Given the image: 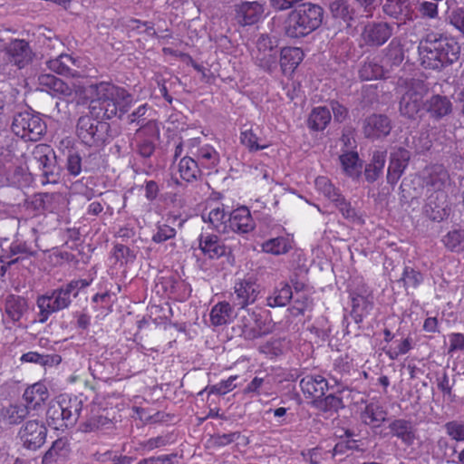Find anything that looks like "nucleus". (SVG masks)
Wrapping results in <instances>:
<instances>
[{
  "label": "nucleus",
  "mask_w": 464,
  "mask_h": 464,
  "mask_svg": "<svg viewBox=\"0 0 464 464\" xmlns=\"http://www.w3.org/2000/svg\"><path fill=\"white\" fill-rule=\"evenodd\" d=\"M40 90L53 96L88 104L93 117L82 116L77 124V135L86 145L92 146L103 140L107 129L105 122L98 119H111L125 113L133 102L132 96L122 87L110 82L91 84L88 87H72L69 83L53 74H41L38 77Z\"/></svg>",
  "instance_id": "f257e3e1"
},
{
  "label": "nucleus",
  "mask_w": 464,
  "mask_h": 464,
  "mask_svg": "<svg viewBox=\"0 0 464 464\" xmlns=\"http://www.w3.org/2000/svg\"><path fill=\"white\" fill-rule=\"evenodd\" d=\"M459 53L460 47L454 38L434 33L427 34L419 44L421 65L428 69L438 70L453 63Z\"/></svg>",
  "instance_id": "f03ea898"
},
{
  "label": "nucleus",
  "mask_w": 464,
  "mask_h": 464,
  "mask_svg": "<svg viewBox=\"0 0 464 464\" xmlns=\"http://www.w3.org/2000/svg\"><path fill=\"white\" fill-rule=\"evenodd\" d=\"M424 175L427 186L436 193L429 197L425 211L430 219L440 222L450 214L445 189L451 185V180L442 165L427 168Z\"/></svg>",
  "instance_id": "7ed1b4c3"
},
{
  "label": "nucleus",
  "mask_w": 464,
  "mask_h": 464,
  "mask_svg": "<svg viewBox=\"0 0 464 464\" xmlns=\"http://www.w3.org/2000/svg\"><path fill=\"white\" fill-rule=\"evenodd\" d=\"M324 11L314 4L304 3L293 9L285 23V34L290 38L305 37L323 22Z\"/></svg>",
  "instance_id": "20e7f679"
},
{
  "label": "nucleus",
  "mask_w": 464,
  "mask_h": 464,
  "mask_svg": "<svg viewBox=\"0 0 464 464\" xmlns=\"http://www.w3.org/2000/svg\"><path fill=\"white\" fill-rule=\"evenodd\" d=\"M82 410V401L77 397L61 395L52 401L46 412L49 426L55 430H63L72 425Z\"/></svg>",
  "instance_id": "39448f33"
},
{
  "label": "nucleus",
  "mask_w": 464,
  "mask_h": 464,
  "mask_svg": "<svg viewBox=\"0 0 464 464\" xmlns=\"http://www.w3.org/2000/svg\"><path fill=\"white\" fill-rule=\"evenodd\" d=\"M12 131L26 141H38L46 133L47 125L39 113L19 112L14 116Z\"/></svg>",
  "instance_id": "423d86ee"
},
{
  "label": "nucleus",
  "mask_w": 464,
  "mask_h": 464,
  "mask_svg": "<svg viewBox=\"0 0 464 464\" xmlns=\"http://www.w3.org/2000/svg\"><path fill=\"white\" fill-rule=\"evenodd\" d=\"M252 55L259 67L272 72L277 65V41L267 35H261L256 41V49L253 51Z\"/></svg>",
  "instance_id": "0eeeda50"
},
{
  "label": "nucleus",
  "mask_w": 464,
  "mask_h": 464,
  "mask_svg": "<svg viewBox=\"0 0 464 464\" xmlns=\"http://www.w3.org/2000/svg\"><path fill=\"white\" fill-rule=\"evenodd\" d=\"M70 303L71 297L63 287L38 297L39 322L44 323L53 313L68 307Z\"/></svg>",
  "instance_id": "6e6552de"
},
{
  "label": "nucleus",
  "mask_w": 464,
  "mask_h": 464,
  "mask_svg": "<svg viewBox=\"0 0 464 464\" xmlns=\"http://www.w3.org/2000/svg\"><path fill=\"white\" fill-rule=\"evenodd\" d=\"M259 293L260 287L256 279L246 276L236 281L232 301L235 305L245 308L256 301Z\"/></svg>",
  "instance_id": "1a4fd4ad"
},
{
  "label": "nucleus",
  "mask_w": 464,
  "mask_h": 464,
  "mask_svg": "<svg viewBox=\"0 0 464 464\" xmlns=\"http://www.w3.org/2000/svg\"><path fill=\"white\" fill-rule=\"evenodd\" d=\"M201 218L210 228L219 234H227L229 213L225 206L218 202H209L201 212Z\"/></svg>",
  "instance_id": "9d476101"
},
{
  "label": "nucleus",
  "mask_w": 464,
  "mask_h": 464,
  "mask_svg": "<svg viewBox=\"0 0 464 464\" xmlns=\"http://www.w3.org/2000/svg\"><path fill=\"white\" fill-rule=\"evenodd\" d=\"M46 431V427L42 422L28 420L21 427L19 438L24 447L35 450L44 444Z\"/></svg>",
  "instance_id": "9b49d317"
},
{
  "label": "nucleus",
  "mask_w": 464,
  "mask_h": 464,
  "mask_svg": "<svg viewBox=\"0 0 464 464\" xmlns=\"http://www.w3.org/2000/svg\"><path fill=\"white\" fill-rule=\"evenodd\" d=\"M423 92L424 87L420 82H411L401 99V114L407 118H413L420 111Z\"/></svg>",
  "instance_id": "f8f14e48"
},
{
  "label": "nucleus",
  "mask_w": 464,
  "mask_h": 464,
  "mask_svg": "<svg viewBox=\"0 0 464 464\" xmlns=\"http://www.w3.org/2000/svg\"><path fill=\"white\" fill-rule=\"evenodd\" d=\"M352 299V316L356 323H361L372 310V296L368 289L362 285L350 294Z\"/></svg>",
  "instance_id": "ddd939ff"
},
{
  "label": "nucleus",
  "mask_w": 464,
  "mask_h": 464,
  "mask_svg": "<svg viewBox=\"0 0 464 464\" xmlns=\"http://www.w3.org/2000/svg\"><path fill=\"white\" fill-rule=\"evenodd\" d=\"M227 227V234H246L255 228L256 224L250 210L246 207H240L229 213Z\"/></svg>",
  "instance_id": "4468645a"
},
{
  "label": "nucleus",
  "mask_w": 464,
  "mask_h": 464,
  "mask_svg": "<svg viewBox=\"0 0 464 464\" xmlns=\"http://www.w3.org/2000/svg\"><path fill=\"white\" fill-rule=\"evenodd\" d=\"M314 184L317 191L333 202L344 216L351 215L353 210L326 177H318Z\"/></svg>",
  "instance_id": "2eb2a0df"
},
{
  "label": "nucleus",
  "mask_w": 464,
  "mask_h": 464,
  "mask_svg": "<svg viewBox=\"0 0 464 464\" xmlns=\"http://www.w3.org/2000/svg\"><path fill=\"white\" fill-rule=\"evenodd\" d=\"M76 63L77 60L72 58V56L68 54H61L57 58L48 61L47 65L51 71L58 74L70 75L72 78H76L77 82H73L72 80H71L70 82H65L66 83H69L72 87H73V84H75L76 86L80 85L82 87H85L82 82L83 78H82L80 74L75 73L74 71L70 68L71 64L78 66Z\"/></svg>",
  "instance_id": "dca6fc26"
},
{
  "label": "nucleus",
  "mask_w": 464,
  "mask_h": 464,
  "mask_svg": "<svg viewBox=\"0 0 464 464\" xmlns=\"http://www.w3.org/2000/svg\"><path fill=\"white\" fill-rule=\"evenodd\" d=\"M198 248L209 259H218L226 254V246L217 235L201 233L198 238Z\"/></svg>",
  "instance_id": "f3484780"
},
{
  "label": "nucleus",
  "mask_w": 464,
  "mask_h": 464,
  "mask_svg": "<svg viewBox=\"0 0 464 464\" xmlns=\"http://www.w3.org/2000/svg\"><path fill=\"white\" fill-rule=\"evenodd\" d=\"M392 34V27L387 23H372L364 27L363 40L372 45H382Z\"/></svg>",
  "instance_id": "a211bd4d"
},
{
  "label": "nucleus",
  "mask_w": 464,
  "mask_h": 464,
  "mask_svg": "<svg viewBox=\"0 0 464 464\" xmlns=\"http://www.w3.org/2000/svg\"><path fill=\"white\" fill-rule=\"evenodd\" d=\"M392 130L391 121L388 117L381 114H374L368 117L363 125V131L366 137L371 139H381L387 136Z\"/></svg>",
  "instance_id": "6ab92c4d"
},
{
  "label": "nucleus",
  "mask_w": 464,
  "mask_h": 464,
  "mask_svg": "<svg viewBox=\"0 0 464 464\" xmlns=\"http://www.w3.org/2000/svg\"><path fill=\"white\" fill-rule=\"evenodd\" d=\"M410 160V152L405 149H397L391 153L388 167V182L395 184L405 170Z\"/></svg>",
  "instance_id": "aec40b11"
},
{
  "label": "nucleus",
  "mask_w": 464,
  "mask_h": 464,
  "mask_svg": "<svg viewBox=\"0 0 464 464\" xmlns=\"http://www.w3.org/2000/svg\"><path fill=\"white\" fill-rule=\"evenodd\" d=\"M199 143V139H191L188 141V153L197 156L200 164L208 169L215 168L219 161L218 151L210 145H204L194 151V148Z\"/></svg>",
  "instance_id": "412c9836"
},
{
  "label": "nucleus",
  "mask_w": 464,
  "mask_h": 464,
  "mask_svg": "<svg viewBox=\"0 0 464 464\" xmlns=\"http://www.w3.org/2000/svg\"><path fill=\"white\" fill-rule=\"evenodd\" d=\"M304 58L303 50L299 47L287 46L280 51V66L285 75L291 76Z\"/></svg>",
  "instance_id": "4be33fe9"
},
{
  "label": "nucleus",
  "mask_w": 464,
  "mask_h": 464,
  "mask_svg": "<svg viewBox=\"0 0 464 464\" xmlns=\"http://www.w3.org/2000/svg\"><path fill=\"white\" fill-rule=\"evenodd\" d=\"M264 5L256 1L246 2L237 9V20L242 25H250L257 23L264 14Z\"/></svg>",
  "instance_id": "5701e85b"
},
{
  "label": "nucleus",
  "mask_w": 464,
  "mask_h": 464,
  "mask_svg": "<svg viewBox=\"0 0 464 464\" xmlns=\"http://www.w3.org/2000/svg\"><path fill=\"white\" fill-rule=\"evenodd\" d=\"M260 128L257 125H251L245 128L240 133V141L251 151L261 150L270 146V142L262 136H259Z\"/></svg>",
  "instance_id": "b1692460"
},
{
  "label": "nucleus",
  "mask_w": 464,
  "mask_h": 464,
  "mask_svg": "<svg viewBox=\"0 0 464 464\" xmlns=\"http://www.w3.org/2000/svg\"><path fill=\"white\" fill-rule=\"evenodd\" d=\"M300 387L305 395L319 399L324 395L328 383L321 375H307L300 381Z\"/></svg>",
  "instance_id": "393cba45"
},
{
  "label": "nucleus",
  "mask_w": 464,
  "mask_h": 464,
  "mask_svg": "<svg viewBox=\"0 0 464 464\" xmlns=\"http://www.w3.org/2000/svg\"><path fill=\"white\" fill-rule=\"evenodd\" d=\"M7 53L12 61L22 68L32 59V51L24 40H14L7 47Z\"/></svg>",
  "instance_id": "a878e982"
},
{
  "label": "nucleus",
  "mask_w": 464,
  "mask_h": 464,
  "mask_svg": "<svg viewBox=\"0 0 464 464\" xmlns=\"http://www.w3.org/2000/svg\"><path fill=\"white\" fill-rule=\"evenodd\" d=\"M382 63L383 59L379 55L366 61L359 70L360 78L363 81H372L384 77L388 71Z\"/></svg>",
  "instance_id": "bb28decb"
},
{
  "label": "nucleus",
  "mask_w": 464,
  "mask_h": 464,
  "mask_svg": "<svg viewBox=\"0 0 464 464\" xmlns=\"http://www.w3.org/2000/svg\"><path fill=\"white\" fill-rule=\"evenodd\" d=\"M49 397L47 387L43 382H35L28 387L24 393V399L27 407L36 409L41 406Z\"/></svg>",
  "instance_id": "cd10ccee"
},
{
  "label": "nucleus",
  "mask_w": 464,
  "mask_h": 464,
  "mask_svg": "<svg viewBox=\"0 0 464 464\" xmlns=\"http://www.w3.org/2000/svg\"><path fill=\"white\" fill-rule=\"evenodd\" d=\"M383 11L390 16L405 20L412 19V9L406 0H386Z\"/></svg>",
  "instance_id": "c85d7f7f"
},
{
  "label": "nucleus",
  "mask_w": 464,
  "mask_h": 464,
  "mask_svg": "<svg viewBox=\"0 0 464 464\" xmlns=\"http://www.w3.org/2000/svg\"><path fill=\"white\" fill-rule=\"evenodd\" d=\"M427 111L435 118H441L451 112L452 103L446 97L441 95H433L426 102Z\"/></svg>",
  "instance_id": "c756f323"
},
{
  "label": "nucleus",
  "mask_w": 464,
  "mask_h": 464,
  "mask_svg": "<svg viewBox=\"0 0 464 464\" xmlns=\"http://www.w3.org/2000/svg\"><path fill=\"white\" fill-rule=\"evenodd\" d=\"M293 240L289 237L268 239L261 245L262 251L275 256L284 255L292 248Z\"/></svg>",
  "instance_id": "7c9ffc66"
},
{
  "label": "nucleus",
  "mask_w": 464,
  "mask_h": 464,
  "mask_svg": "<svg viewBox=\"0 0 464 464\" xmlns=\"http://www.w3.org/2000/svg\"><path fill=\"white\" fill-rule=\"evenodd\" d=\"M234 317V312L227 302H219L210 311V322L215 326L229 324Z\"/></svg>",
  "instance_id": "2f4dec72"
},
{
  "label": "nucleus",
  "mask_w": 464,
  "mask_h": 464,
  "mask_svg": "<svg viewBox=\"0 0 464 464\" xmlns=\"http://www.w3.org/2000/svg\"><path fill=\"white\" fill-rule=\"evenodd\" d=\"M331 121V113L329 109L324 106H318L312 110L307 124L313 130H324Z\"/></svg>",
  "instance_id": "473e14b6"
},
{
  "label": "nucleus",
  "mask_w": 464,
  "mask_h": 464,
  "mask_svg": "<svg viewBox=\"0 0 464 464\" xmlns=\"http://www.w3.org/2000/svg\"><path fill=\"white\" fill-rule=\"evenodd\" d=\"M386 411L377 401H371L367 404L365 410L362 413V421L368 425H379L386 420Z\"/></svg>",
  "instance_id": "72a5a7b5"
},
{
  "label": "nucleus",
  "mask_w": 464,
  "mask_h": 464,
  "mask_svg": "<svg viewBox=\"0 0 464 464\" xmlns=\"http://www.w3.org/2000/svg\"><path fill=\"white\" fill-rule=\"evenodd\" d=\"M343 171L351 178L357 179L361 175L362 164L356 152H345L340 156Z\"/></svg>",
  "instance_id": "f704fd0d"
},
{
  "label": "nucleus",
  "mask_w": 464,
  "mask_h": 464,
  "mask_svg": "<svg viewBox=\"0 0 464 464\" xmlns=\"http://www.w3.org/2000/svg\"><path fill=\"white\" fill-rule=\"evenodd\" d=\"M386 154L384 151H375L372 161L366 166L364 175L369 182L375 181L382 173Z\"/></svg>",
  "instance_id": "c9c22d12"
},
{
  "label": "nucleus",
  "mask_w": 464,
  "mask_h": 464,
  "mask_svg": "<svg viewBox=\"0 0 464 464\" xmlns=\"http://www.w3.org/2000/svg\"><path fill=\"white\" fill-rule=\"evenodd\" d=\"M29 413L28 407L21 404H10L4 408L1 412L2 419L9 424H17L22 421Z\"/></svg>",
  "instance_id": "e433bc0d"
},
{
  "label": "nucleus",
  "mask_w": 464,
  "mask_h": 464,
  "mask_svg": "<svg viewBox=\"0 0 464 464\" xmlns=\"http://www.w3.org/2000/svg\"><path fill=\"white\" fill-rule=\"evenodd\" d=\"M383 59V64L387 71L393 65H399L403 61V51L401 45L396 42L392 41L386 48V53L383 55H379Z\"/></svg>",
  "instance_id": "4c0bfd02"
},
{
  "label": "nucleus",
  "mask_w": 464,
  "mask_h": 464,
  "mask_svg": "<svg viewBox=\"0 0 464 464\" xmlns=\"http://www.w3.org/2000/svg\"><path fill=\"white\" fill-rule=\"evenodd\" d=\"M390 429L393 435L400 438L404 443L412 444L415 436L409 421L405 420H396L390 424Z\"/></svg>",
  "instance_id": "58836bf2"
},
{
  "label": "nucleus",
  "mask_w": 464,
  "mask_h": 464,
  "mask_svg": "<svg viewBox=\"0 0 464 464\" xmlns=\"http://www.w3.org/2000/svg\"><path fill=\"white\" fill-rule=\"evenodd\" d=\"M26 309V302L24 299L10 295L5 302V314L13 322L19 321Z\"/></svg>",
  "instance_id": "ea45409f"
},
{
  "label": "nucleus",
  "mask_w": 464,
  "mask_h": 464,
  "mask_svg": "<svg viewBox=\"0 0 464 464\" xmlns=\"http://www.w3.org/2000/svg\"><path fill=\"white\" fill-rule=\"evenodd\" d=\"M180 178L188 182L193 181L199 174L198 162L191 157H184L179 163Z\"/></svg>",
  "instance_id": "a19ab883"
},
{
  "label": "nucleus",
  "mask_w": 464,
  "mask_h": 464,
  "mask_svg": "<svg viewBox=\"0 0 464 464\" xmlns=\"http://www.w3.org/2000/svg\"><path fill=\"white\" fill-rule=\"evenodd\" d=\"M292 289L288 285H282L281 287L276 289L266 299L268 306H285L292 298Z\"/></svg>",
  "instance_id": "79ce46f5"
},
{
  "label": "nucleus",
  "mask_w": 464,
  "mask_h": 464,
  "mask_svg": "<svg viewBox=\"0 0 464 464\" xmlns=\"http://www.w3.org/2000/svg\"><path fill=\"white\" fill-rule=\"evenodd\" d=\"M44 214H57L63 212L67 207L65 198L61 194H46L45 193Z\"/></svg>",
  "instance_id": "37998d69"
},
{
  "label": "nucleus",
  "mask_w": 464,
  "mask_h": 464,
  "mask_svg": "<svg viewBox=\"0 0 464 464\" xmlns=\"http://www.w3.org/2000/svg\"><path fill=\"white\" fill-rule=\"evenodd\" d=\"M443 243L451 251L459 252L464 250V230H453L449 232L443 238Z\"/></svg>",
  "instance_id": "c03bdc74"
},
{
  "label": "nucleus",
  "mask_w": 464,
  "mask_h": 464,
  "mask_svg": "<svg viewBox=\"0 0 464 464\" xmlns=\"http://www.w3.org/2000/svg\"><path fill=\"white\" fill-rule=\"evenodd\" d=\"M51 153L52 150L50 147L44 144L37 145L33 152L34 160L39 164V168L43 169L45 173L48 172L49 167L52 164Z\"/></svg>",
  "instance_id": "a18cd8bd"
},
{
  "label": "nucleus",
  "mask_w": 464,
  "mask_h": 464,
  "mask_svg": "<svg viewBox=\"0 0 464 464\" xmlns=\"http://www.w3.org/2000/svg\"><path fill=\"white\" fill-rule=\"evenodd\" d=\"M31 181L30 174L27 172V169L19 167L14 170L13 173H9L7 177V184L11 186L22 187Z\"/></svg>",
  "instance_id": "49530a36"
},
{
  "label": "nucleus",
  "mask_w": 464,
  "mask_h": 464,
  "mask_svg": "<svg viewBox=\"0 0 464 464\" xmlns=\"http://www.w3.org/2000/svg\"><path fill=\"white\" fill-rule=\"evenodd\" d=\"M45 193H39L32 196L26 200V209L34 215L44 214Z\"/></svg>",
  "instance_id": "de8ad7c7"
},
{
  "label": "nucleus",
  "mask_w": 464,
  "mask_h": 464,
  "mask_svg": "<svg viewBox=\"0 0 464 464\" xmlns=\"http://www.w3.org/2000/svg\"><path fill=\"white\" fill-rule=\"evenodd\" d=\"M411 349V341L410 338H406L399 342H394L387 351V354L391 359L394 360L407 353Z\"/></svg>",
  "instance_id": "09e8293b"
},
{
  "label": "nucleus",
  "mask_w": 464,
  "mask_h": 464,
  "mask_svg": "<svg viewBox=\"0 0 464 464\" xmlns=\"http://www.w3.org/2000/svg\"><path fill=\"white\" fill-rule=\"evenodd\" d=\"M446 433L453 440L464 441V422L460 420H451L444 425Z\"/></svg>",
  "instance_id": "8fccbe9b"
},
{
  "label": "nucleus",
  "mask_w": 464,
  "mask_h": 464,
  "mask_svg": "<svg viewBox=\"0 0 464 464\" xmlns=\"http://www.w3.org/2000/svg\"><path fill=\"white\" fill-rule=\"evenodd\" d=\"M136 135L140 138H147L150 140H158L160 138V127L158 122L154 121H149L137 130Z\"/></svg>",
  "instance_id": "3c124183"
},
{
  "label": "nucleus",
  "mask_w": 464,
  "mask_h": 464,
  "mask_svg": "<svg viewBox=\"0 0 464 464\" xmlns=\"http://www.w3.org/2000/svg\"><path fill=\"white\" fill-rule=\"evenodd\" d=\"M176 230L172 227L166 224H158L152 236V241L155 243H162L168 239L173 238Z\"/></svg>",
  "instance_id": "603ef678"
},
{
  "label": "nucleus",
  "mask_w": 464,
  "mask_h": 464,
  "mask_svg": "<svg viewBox=\"0 0 464 464\" xmlns=\"http://www.w3.org/2000/svg\"><path fill=\"white\" fill-rule=\"evenodd\" d=\"M268 379L255 377L246 388L245 392H253L256 394H260L263 392L265 394H269L270 387L268 386Z\"/></svg>",
  "instance_id": "864d4df0"
},
{
  "label": "nucleus",
  "mask_w": 464,
  "mask_h": 464,
  "mask_svg": "<svg viewBox=\"0 0 464 464\" xmlns=\"http://www.w3.org/2000/svg\"><path fill=\"white\" fill-rule=\"evenodd\" d=\"M237 379V375H232L228 377L227 380H222L217 384L211 386L210 392L225 395L229 392L233 391L237 385L235 383Z\"/></svg>",
  "instance_id": "5fc2aeb1"
},
{
  "label": "nucleus",
  "mask_w": 464,
  "mask_h": 464,
  "mask_svg": "<svg viewBox=\"0 0 464 464\" xmlns=\"http://www.w3.org/2000/svg\"><path fill=\"white\" fill-rule=\"evenodd\" d=\"M331 11L334 16L341 17L345 21L352 19V14L344 0H335L332 3Z\"/></svg>",
  "instance_id": "6e6d98bb"
},
{
  "label": "nucleus",
  "mask_w": 464,
  "mask_h": 464,
  "mask_svg": "<svg viewBox=\"0 0 464 464\" xmlns=\"http://www.w3.org/2000/svg\"><path fill=\"white\" fill-rule=\"evenodd\" d=\"M137 147L140 154L143 157H150L155 149V143L157 140H150L147 138H140L135 135Z\"/></svg>",
  "instance_id": "4d7b16f0"
},
{
  "label": "nucleus",
  "mask_w": 464,
  "mask_h": 464,
  "mask_svg": "<svg viewBox=\"0 0 464 464\" xmlns=\"http://www.w3.org/2000/svg\"><path fill=\"white\" fill-rule=\"evenodd\" d=\"M403 281L408 286L417 287L423 281V276L412 268L406 267L403 272Z\"/></svg>",
  "instance_id": "13d9d810"
},
{
  "label": "nucleus",
  "mask_w": 464,
  "mask_h": 464,
  "mask_svg": "<svg viewBox=\"0 0 464 464\" xmlns=\"http://www.w3.org/2000/svg\"><path fill=\"white\" fill-rule=\"evenodd\" d=\"M169 439L163 436H158L149 439L140 444V449L144 451H150L154 449L163 447L169 443Z\"/></svg>",
  "instance_id": "bf43d9fd"
},
{
  "label": "nucleus",
  "mask_w": 464,
  "mask_h": 464,
  "mask_svg": "<svg viewBox=\"0 0 464 464\" xmlns=\"http://www.w3.org/2000/svg\"><path fill=\"white\" fill-rule=\"evenodd\" d=\"M67 169L72 176H78L82 172V159L77 153H70L67 158Z\"/></svg>",
  "instance_id": "052dcab7"
},
{
  "label": "nucleus",
  "mask_w": 464,
  "mask_h": 464,
  "mask_svg": "<svg viewBox=\"0 0 464 464\" xmlns=\"http://www.w3.org/2000/svg\"><path fill=\"white\" fill-rule=\"evenodd\" d=\"M92 282V279H77L70 282L66 286H64V290L69 294L70 297L72 295L76 296L79 291L82 288H85L91 285Z\"/></svg>",
  "instance_id": "680f3d73"
},
{
  "label": "nucleus",
  "mask_w": 464,
  "mask_h": 464,
  "mask_svg": "<svg viewBox=\"0 0 464 464\" xmlns=\"http://www.w3.org/2000/svg\"><path fill=\"white\" fill-rule=\"evenodd\" d=\"M450 23L464 34V10H453L449 14Z\"/></svg>",
  "instance_id": "e2e57ef3"
},
{
  "label": "nucleus",
  "mask_w": 464,
  "mask_h": 464,
  "mask_svg": "<svg viewBox=\"0 0 464 464\" xmlns=\"http://www.w3.org/2000/svg\"><path fill=\"white\" fill-rule=\"evenodd\" d=\"M450 348L449 353L455 351L464 352V335L461 334H451L450 335Z\"/></svg>",
  "instance_id": "0e129e2a"
},
{
  "label": "nucleus",
  "mask_w": 464,
  "mask_h": 464,
  "mask_svg": "<svg viewBox=\"0 0 464 464\" xmlns=\"http://www.w3.org/2000/svg\"><path fill=\"white\" fill-rule=\"evenodd\" d=\"M21 361L25 362H34L41 365H44L48 362V359L35 352H29L22 355Z\"/></svg>",
  "instance_id": "69168bd1"
},
{
  "label": "nucleus",
  "mask_w": 464,
  "mask_h": 464,
  "mask_svg": "<svg viewBox=\"0 0 464 464\" xmlns=\"http://www.w3.org/2000/svg\"><path fill=\"white\" fill-rule=\"evenodd\" d=\"M420 12L423 15L434 18L438 14L437 4L432 2H423L420 5Z\"/></svg>",
  "instance_id": "338daca9"
},
{
  "label": "nucleus",
  "mask_w": 464,
  "mask_h": 464,
  "mask_svg": "<svg viewBox=\"0 0 464 464\" xmlns=\"http://www.w3.org/2000/svg\"><path fill=\"white\" fill-rule=\"evenodd\" d=\"M331 107L336 121H342L346 118L347 110L343 105L340 104L338 102H333Z\"/></svg>",
  "instance_id": "774afa93"
}]
</instances>
